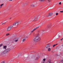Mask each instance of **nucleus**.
Here are the masks:
<instances>
[{
  "instance_id": "obj_28",
  "label": "nucleus",
  "mask_w": 63,
  "mask_h": 63,
  "mask_svg": "<svg viewBox=\"0 0 63 63\" xmlns=\"http://www.w3.org/2000/svg\"><path fill=\"white\" fill-rule=\"evenodd\" d=\"M63 38L61 39V41H62V40H63Z\"/></svg>"
},
{
  "instance_id": "obj_6",
  "label": "nucleus",
  "mask_w": 63,
  "mask_h": 63,
  "mask_svg": "<svg viewBox=\"0 0 63 63\" xmlns=\"http://www.w3.org/2000/svg\"><path fill=\"white\" fill-rule=\"evenodd\" d=\"M13 40L15 41V42H17L18 41V39L17 38H14Z\"/></svg>"
},
{
  "instance_id": "obj_14",
  "label": "nucleus",
  "mask_w": 63,
  "mask_h": 63,
  "mask_svg": "<svg viewBox=\"0 0 63 63\" xmlns=\"http://www.w3.org/2000/svg\"><path fill=\"white\" fill-rule=\"evenodd\" d=\"M6 22H5V23L2 22V24L3 25H4V24H6Z\"/></svg>"
},
{
  "instance_id": "obj_15",
  "label": "nucleus",
  "mask_w": 63,
  "mask_h": 63,
  "mask_svg": "<svg viewBox=\"0 0 63 63\" xmlns=\"http://www.w3.org/2000/svg\"><path fill=\"white\" fill-rule=\"evenodd\" d=\"M56 45H57V44H56L55 45H54L53 46V47H54L55 46H56Z\"/></svg>"
},
{
  "instance_id": "obj_35",
  "label": "nucleus",
  "mask_w": 63,
  "mask_h": 63,
  "mask_svg": "<svg viewBox=\"0 0 63 63\" xmlns=\"http://www.w3.org/2000/svg\"><path fill=\"white\" fill-rule=\"evenodd\" d=\"M10 19H11L12 18V17L10 18Z\"/></svg>"
},
{
  "instance_id": "obj_5",
  "label": "nucleus",
  "mask_w": 63,
  "mask_h": 63,
  "mask_svg": "<svg viewBox=\"0 0 63 63\" xmlns=\"http://www.w3.org/2000/svg\"><path fill=\"white\" fill-rule=\"evenodd\" d=\"M13 27V26H11L9 27L7 29V31H10L11 30V29Z\"/></svg>"
},
{
  "instance_id": "obj_34",
  "label": "nucleus",
  "mask_w": 63,
  "mask_h": 63,
  "mask_svg": "<svg viewBox=\"0 0 63 63\" xmlns=\"http://www.w3.org/2000/svg\"><path fill=\"white\" fill-rule=\"evenodd\" d=\"M63 62V61H61V62Z\"/></svg>"
},
{
  "instance_id": "obj_20",
  "label": "nucleus",
  "mask_w": 63,
  "mask_h": 63,
  "mask_svg": "<svg viewBox=\"0 0 63 63\" xmlns=\"http://www.w3.org/2000/svg\"><path fill=\"white\" fill-rule=\"evenodd\" d=\"M3 45L2 44H1L0 45V47H2V46H3Z\"/></svg>"
},
{
  "instance_id": "obj_17",
  "label": "nucleus",
  "mask_w": 63,
  "mask_h": 63,
  "mask_svg": "<svg viewBox=\"0 0 63 63\" xmlns=\"http://www.w3.org/2000/svg\"><path fill=\"white\" fill-rule=\"evenodd\" d=\"M58 14H59L58 13H56V16H58Z\"/></svg>"
},
{
  "instance_id": "obj_23",
  "label": "nucleus",
  "mask_w": 63,
  "mask_h": 63,
  "mask_svg": "<svg viewBox=\"0 0 63 63\" xmlns=\"http://www.w3.org/2000/svg\"><path fill=\"white\" fill-rule=\"evenodd\" d=\"M48 1L49 2H50L51 1V0H48Z\"/></svg>"
},
{
  "instance_id": "obj_11",
  "label": "nucleus",
  "mask_w": 63,
  "mask_h": 63,
  "mask_svg": "<svg viewBox=\"0 0 63 63\" xmlns=\"http://www.w3.org/2000/svg\"><path fill=\"white\" fill-rule=\"evenodd\" d=\"M39 1L40 2H44L45 0H39Z\"/></svg>"
},
{
  "instance_id": "obj_25",
  "label": "nucleus",
  "mask_w": 63,
  "mask_h": 63,
  "mask_svg": "<svg viewBox=\"0 0 63 63\" xmlns=\"http://www.w3.org/2000/svg\"><path fill=\"white\" fill-rule=\"evenodd\" d=\"M4 5V4H1L0 6H1V7H2V6H3V5Z\"/></svg>"
},
{
  "instance_id": "obj_16",
  "label": "nucleus",
  "mask_w": 63,
  "mask_h": 63,
  "mask_svg": "<svg viewBox=\"0 0 63 63\" xmlns=\"http://www.w3.org/2000/svg\"><path fill=\"white\" fill-rule=\"evenodd\" d=\"M50 26H48L47 27V28H50Z\"/></svg>"
},
{
  "instance_id": "obj_9",
  "label": "nucleus",
  "mask_w": 63,
  "mask_h": 63,
  "mask_svg": "<svg viewBox=\"0 0 63 63\" xmlns=\"http://www.w3.org/2000/svg\"><path fill=\"white\" fill-rule=\"evenodd\" d=\"M38 20V18L36 17H35L34 18V21H37Z\"/></svg>"
},
{
  "instance_id": "obj_19",
  "label": "nucleus",
  "mask_w": 63,
  "mask_h": 63,
  "mask_svg": "<svg viewBox=\"0 0 63 63\" xmlns=\"http://www.w3.org/2000/svg\"><path fill=\"white\" fill-rule=\"evenodd\" d=\"M23 4L24 5H27V3H23Z\"/></svg>"
},
{
  "instance_id": "obj_24",
  "label": "nucleus",
  "mask_w": 63,
  "mask_h": 63,
  "mask_svg": "<svg viewBox=\"0 0 63 63\" xmlns=\"http://www.w3.org/2000/svg\"><path fill=\"white\" fill-rule=\"evenodd\" d=\"M59 5H61V2H60L59 3Z\"/></svg>"
},
{
  "instance_id": "obj_21",
  "label": "nucleus",
  "mask_w": 63,
  "mask_h": 63,
  "mask_svg": "<svg viewBox=\"0 0 63 63\" xmlns=\"http://www.w3.org/2000/svg\"><path fill=\"white\" fill-rule=\"evenodd\" d=\"M38 59V57H37L35 59V60H37Z\"/></svg>"
},
{
  "instance_id": "obj_22",
  "label": "nucleus",
  "mask_w": 63,
  "mask_h": 63,
  "mask_svg": "<svg viewBox=\"0 0 63 63\" xmlns=\"http://www.w3.org/2000/svg\"><path fill=\"white\" fill-rule=\"evenodd\" d=\"M43 61H46V59H44L43 60Z\"/></svg>"
},
{
  "instance_id": "obj_4",
  "label": "nucleus",
  "mask_w": 63,
  "mask_h": 63,
  "mask_svg": "<svg viewBox=\"0 0 63 63\" xmlns=\"http://www.w3.org/2000/svg\"><path fill=\"white\" fill-rule=\"evenodd\" d=\"M18 23L17 22H16L15 23H14L13 25L12 26H16V27H17L18 26Z\"/></svg>"
},
{
  "instance_id": "obj_27",
  "label": "nucleus",
  "mask_w": 63,
  "mask_h": 63,
  "mask_svg": "<svg viewBox=\"0 0 63 63\" xmlns=\"http://www.w3.org/2000/svg\"><path fill=\"white\" fill-rule=\"evenodd\" d=\"M33 32H34V31H33V30H32V31L31 32V33H33Z\"/></svg>"
},
{
  "instance_id": "obj_30",
  "label": "nucleus",
  "mask_w": 63,
  "mask_h": 63,
  "mask_svg": "<svg viewBox=\"0 0 63 63\" xmlns=\"http://www.w3.org/2000/svg\"><path fill=\"white\" fill-rule=\"evenodd\" d=\"M2 7V6H1L0 5V8H1Z\"/></svg>"
},
{
  "instance_id": "obj_1",
  "label": "nucleus",
  "mask_w": 63,
  "mask_h": 63,
  "mask_svg": "<svg viewBox=\"0 0 63 63\" xmlns=\"http://www.w3.org/2000/svg\"><path fill=\"white\" fill-rule=\"evenodd\" d=\"M37 36H36L33 39V41L34 42H39L41 40V38L39 36H40L39 33H38L37 34Z\"/></svg>"
},
{
  "instance_id": "obj_31",
  "label": "nucleus",
  "mask_w": 63,
  "mask_h": 63,
  "mask_svg": "<svg viewBox=\"0 0 63 63\" xmlns=\"http://www.w3.org/2000/svg\"><path fill=\"white\" fill-rule=\"evenodd\" d=\"M58 36H59V37H61V36H60V35H59Z\"/></svg>"
},
{
  "instance_id": "obj_33",
  "label": "nucleus",
  "mask_w": 63,
  "mask_h": 63,
  "mask_svg": "<svg viewBox=\"0 0 63 63\" xmlns=\"http://www.w3.org/2000/svg\"><path fill=\"white\" fill-rule=\"evenodd\" d=\"M9 1H12V0H9Z\"/></svg>"
},
{
  "instance_id": "obj_7",
  "label": "nucleus",
  "mask_w": 63,
  "mask_h": 63,
  "mask_svg": "<svg viewBox=\"0 0 63 63\" xmlns=\"http://www.w3.org/2000/svg\"><path fill=\"white\" fill-rule=\"evenodd\" d=\"M52 15H53V13H49V15L47 16V17H48V16H52Z\"/></svg>"
},
{
  "instance_id": "obj_2",
  "label": "nucleus",
  "mask_w": 63,
  "mask_h": 63,
  "mask_svg": "<svg viewBox=\"0 0 63 63\" xmlns=\"http://www.w3.org/2000/svg\"><path fill=\"white\" fill-rule=\"evenodd\" d=\"M11 51V49L8 48L6 49V50L2 52L1 53V55H3L4 54H6L7 53H9Z\"/></svg>"
},
{
  "instance_id": "obj_32",
  "label": "nucleus",
  "mask_w": 63,
  "mask_h": 63,
  "mask_svg": "<svg viewBox=\"0 0 63 63\" xmlns=\"http://www.w3.org/2000/svg\"><path fill=\"white\" fill-rule=\"evenodd\" d=\"M1 63H5V62H2Z\"/></svg>"
},
{
  "instance_id": "obj_10",
  "label": "nucleus",
  "mask_w": 63,
  "mask_h": 63,
  "mask_svg": "<svg viewBox=\"0 0 63 63\" xmlns=\"http://www.w3.org/2000/svg\"><path fill=\"white\" fill-rule=\"evenodd\" d=\"M3 49L4 48L5 49H6V48H7V46H3Z\"/></svg>"
},
{
  "instance_id": "obj_18",
  "label": "nucleus",
  "mask_w": 63,
  "mask_h": 63,
  "mask_svg": "<svg viewBox=\"0 0 63 63\" xmlns=\"http://www.w3.org/2000/svg\"><path fill=\"white\" fill-rule=\"evenodd\" d=\"M8 35H10V34L7 33L6 35V36H8Z\"/></svg>"
},
{
  "instance_id": "obj_8",
  "label": "nucleus",
  "mask_w": 63,
  "mask_h": 63,
  "mask_svg": "<svg viewBox=\"0 0 63 63\" xmlns=\"http://www.w3.org/2000/svg\"><path fill=\"white\" fill-rule=\"evenodd\" d=\"M39 28V27H37L36 28H35L33 30L34 32V31H36V30H37V29H38V28Z\"/></svg>"
},
{
  "instance_id": "obj_26",
  "label": "nucleus",
  "mask_w": 63,
  "mask_h": 63,
  "mask_svg": "<svg viewBox=\"0 0 63 63\" xmlns=\"http://www.w3.org/2000/svg\"><path fill=\"white\" fill-rule=\"evenodd\" d=\"M60 13H63V11H60Z\"/></svg>"
},
{
  "instance_id": "obj_29",
  "label": "nucleus",
  "mask_w": 63,
  "mask_h": 63,
  "mask_svg": "<svg viewBox=\"0 0 63 63\" xmlns=\"http://www.w3.org/2000/svg\"><path fill=\"white\" fill-rule=\"evenodd\" d=\"M42 63H45V61H43Z\"/></svg>"
},
{
  "instance_id": "obj_3",
  "label": "nucleus",
  "mask_w": 63,
  "mask_h": 63,
  "mask_svg": "<svg viewBox=\"0 0 63 63\" xmlns=\"http://www.w3.org/2000/svg\"><path fill=\"white\" fill-rule=\"evenodd\" d=\"M50 46H49V45H48L46 46V48L48 49V51L50 52L51 51V48H50Z\"/></svg>"
},
{
  "instance_id": "obj_13",
  "label": "nucleus",
  "mask_w": 63,
  "mask_h": 63,
  "mask_svg": "<svg viewBox=\"0 0 63 63\" xmlns=\"http://www.w3.org/2000/svg\"><path fill=\"white\" fill-rule=\"evenodd\" d=\"M31 6L32 7H35V5L33 4L31 5Z\"/></svg>"
},
{
  "instance_id": "obj_12",
  "label": "nucleus",
  "mask_w": 63,
  "mask_h": 63,
  "mask_svg": "<svg viewBox=\"0 0 63 63\" xmlns=\"http://www.w3.org/2000/svg\"><path fill=\"white\" fill-rule=\"evenodd\" d=\"M25 41H26V39H23L22 42H25Z\"/></svg>"
}]
</instances>
